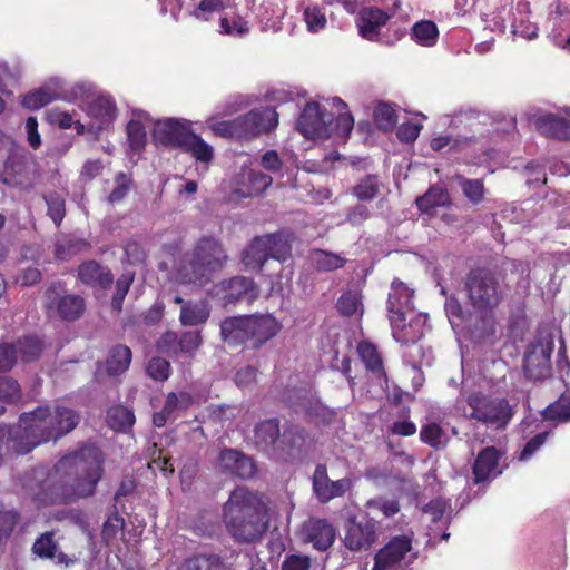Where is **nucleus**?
Masks as SVG:
<instances>
[{
	"label": "nucleus",
	"mask_w": 570,
	"mask_h": 570,
	"mask_svg": "<svg viewBox=\"0 0 570 570\" xmlns=\"http://www.w3.org/2000/svg\"><path fill=\"white\" fill-rule=\"evenodd\" d=\"M281 323L271 315H248V347L258 350L281 331Z\"/></svg>",
	"instance_id": "nucleus-15"
},
{
	"label": "nucleus",
	"mask_w": 570,
	"mask_h": 570,
	"mask_svg": "<svg viewBox=\"0 0 570 570\" xmlns=\"http://www.w3.org/2000/svg\"><path fill=\"white\" fill-rule=\"evenodd\" d=\"M465 402L470 407L468 417L495 431H503L512 421L517 403L511 404L507 397L492 396L481 391L471 392Z\"/></svg>",
	"instance_id": "nucleus-8"
},
{
	"label": "nucleus",
	"mask_w": 570,
	"mask_h": 570,
	"mask_svg": "<svg viewBox=\"0 0 570 570\" xmlns=\"http://www.w3.org/2000/svg\"><path fill=\"white\" fill-rule=\"evenodd\" d=\"M157 347L160 352L168 355L179 354V334L168 331L157 341Z\"/></svg>",
	"instance_id": "nucleus-60"
},
{
	"label": "nucleus",
	"mask_w": 570,
	"mask_h": 570,
	"mask_svg": "<svg viewBox=\"0 0 570 570\" xmlns=\"http://www.w3.org/2000/svg\"><path fill=\"white\" fill-rule=\"evenodd\" d=\"M343 541L351 551L367 550L376 541L375 520L368 517L351 518Z\"/></svg>",
	"instance_id": "nucleus-11"
},
{
	"label": "nucleus",
	"mask_w": 570,
	"mask_h": 570,
	"mask_svg": "<svg viewBox=\"0 0 570 570\" xmlns=\"http://www.w3.org/2000/svg\"><path fill=\"white\" fill-rule=\"evenodd\" d=\"M151 121L150 116L144 110L132 112V118L127 125V138L129 147L135 153H140L146 145L145 124Z\"/></svg>",
	"instance_id": "nucleus-28"
},
{
	"label": "nucleus",
	"mask_w": 570,
	"mask_h": 570,
	"mask_svg": "<svg viewBox=\"0 0 570 570\" xmlns=\"http://www.w3.org/2000/svg\"><path fill=\"white\" fill-rule=\"evenodd\" d=\"M210 309L205 301H188L180 308L179 320L185 326L204 324L209 317Z\"/></svg>",
	"instance_id": "nucleus-32"
},
{
	"label": "nucleus",
	"mask_w": 570,
	"mask_h": 570,
	"mask_svg": "<svg viewBox=\"0 0 570 570\" xmlns=\"http://www.w3.org/2000/svg\"><path fill=\"white\" fill-rule=\"evenodd\" d=\"M170 371L169 362L163 357H153L147 365V373L155 381H166Z\"/></svg>",
	"instance_id": "nucleus-58"
},
{
	"label": "nucleus",
	"mask_w": 570,
	"mask_h": 570,
	"mask_svg": "<svg viewBox=\"0 0 570 570\" xmlns=\"http://www.w3.org/2000/svg\"><path fill=\"white\" fill-rule=\"evenodd\" d=\"M200 344L202 336L199 331H185L179 334V354L191 356Z\"/></svg>",
	"instance_id": "nucleus-57"
},
{
	"label": "nucleus",
	"mask_w": 570,
	"mask_h": 570,
	"mask_svg": "<svg viewBox=\"0 0 570 570\" xmlns=\"http://www.w3.org/2000/svg\"><path fill=\"white\" fill-rule=\"evenodd\" d=\"M373 560L372 570H392V540L375 553Z\"/></svg>",
	"instance_id": "nucleus-63"
},
{
	"label": "nucleus",
	"mask_w": 570,
	"mask_h": 570,
	"mask_svg": "<svg viewBox=\"0 0 570 570\" xmlns=\"http://www.w3.org/2000/svg\"><path fill=\"white\" fill-rule=\"evenodd\" d=\"M523 372L530 381H542L550 376V357L543 351L540 354H527L523 360Z\"/></svg>",
	"instance_id": "nucleus-30"
},
{
	"label": "nucleus",
	"mask_w": 570,
	"mask_h": 570,
	"mask_svg": "<svg viewBox=\"0 0 570 570\" xmlns=\"http://www.w3.org/2000/svg\"><path fill=\"white\" fill-rule=\"evenodd\" d=\"M307 433L298 425L286 428L281 438L276 460H288L299 454L306 444Z\"/></svg>",
	"instance_id": "nucleus-22"
},
{
	"label": "nucleus",
	"mask_w": 570,
	"mask_h": 570,
	"mask_svg": "<svg viewBox=\"0 0 570 570\" xmlns=\"http://www.w3.org/2000/svg\"><path fill=\"white\" fill-rule=\"evenodd\" d=\"M305 413L322 424H330L336 416V411L330 409L317 399H308L304 403Z\"/></svg>",
	"instance_id": "nucleus-44"
},
{
	"label": "nucleus",
	"mask_w": 570,
	"mask_h": 570,
	"mask_svg": "<svg viewBox=\"0 0 570 570\" xmlns=\"http://www.w3.org/2000/svg\"><path fill=\"white\" fill-rule=\"evenodd\" d=\"M153 139L156 144L178 148L190 154L196 161L208 164L214 158V149L191 130L188 120L177 118L158 119L154 122Z\"/></svg>",
	"instance_id": "nucleus-7"
},
{
	"label": "nucleus",
	"mask_w": 570,
	"mask_h": 570,
	"mask_svg": "<svg viewBox=\"0 0 570 570\" xmlns=\"http://www.w3.org/2000/svg\"><path fill=\"white\" fill-rule=\"evenodd\" d=\"M58 544L53 539L52 532L42 533L36 539L32 551L40 558L55 560L57 564L68 566V556L63 552H58Z\"/></svg>",
	"instance_id": "nucleus-31"
},
{
	"label": "nucleus",
	"mask_w": 570,
	"mask_h": 570,
	"mask_svg": "<svg viewBox=\"0 0 570 570\" xmlns=\"http://www.w3.org/2000/svg\"><path fill=\"white\" fill-rule=\"evenodd\" d=\"M134 282L132 273H124L116 281V291L111 298V307L115 311H121L124 299Z\"/></svg>",
	"instance_id": "nucleus-54"
},
{
	"label": "nucleus",
	"mask_w": 570,
	"mask_h": 570,
	"mask_svg": "<svg viewBox=\"0 0 570 570\" xmlns=\"http://www.w3.org/2000/svg\"><path fill=\"white\" fill-rule=\"evenodd\" d=\"M421 336L412 323L405 324V312L394 311V341L409 344L415 343Z\"/></svg>",
	"instance_id": "nucleus-40"
},
{
	"label": "nucleus",
	"mask_w": 570,
	"mask_h": 570,
	"mask_svg": "<svg viewBox=\"0 0 570 570\" xmlns=\"http://www.w3.org/2000/svg\"><path fill=\"white\" fill-rule=\"evenodd\" d=\"M85 301L79 295H65L57 302V311L61 318L73 321L85 312Z\"/></svg>",
	"instance_id": "nucleus-39"
},
{
	"label": "nucleus",
	"mask_w": 570,
	"mask_h": 570,
	"mask_svg": "<svg viewBox=\"0 0 570 570\" xmlns=\"http://www.w3.org/2000/svg\"><path fill=\"white\" fill-rule=\"evenodd\" d=\"M269 258L268 249L263 236L255 237L243 252V262L249 269H262L265 262Z\"/></svg>",
	"instance_id": "nucleus-33"
},
{
	"label": "nucleus",
	"mask_w": 570,
	"mask_h": 570,
	"mask_svg": "<svg viewBox=\"0 0 570 570\" xmlns=\"http://www.w3.org/2000/svg\"><path fill=\"white\" fill-rule=\"evenodd\" d=\"M390 14L376 7L362 8L356 18V26L362 38L380 41L381 29L386 24Z\"/></svg>",
	"instance_id": "nucleus-17"
},
{
	"label": "nucleus",
	"mask_w": 570,
	"mask_h": 570,
	"mask_svg": "<svg viewBox=\"0 0 570 570\" xmlns=\"http://www.w3.org/2000/svg\"><path fill=\"white\" fill-rule=\"evenodd\" d=\"M281 438L278 419H267L255 425L254 442L256 446L274 460H276Z\"/></svg>",
	"instance_id": "nucleus-18"
},
{
	"label": "nucleus",
	"mask_w": 570,
	"mask_h": 570,
	"mask_svg": "<svg viewBox=\"0 0 570 570\" xmlns=\"http://www.w3.org/2000/svg\"><path fill=\"white\" fill-rule=\"evenodd\" d=\"M218 292L224 306L234 305L242 301L252 303L258 296L255 282L245 276H235L220 282Z\"/></svg>",
	"instance_id": "nucleus-12"
},
{
	"label": "nucleus",
	"mask_w": 570,
	"mask_h": 570,
	"mask_svg": "<svg viewBox=\"0 0 570 570\" xmlns=\"http://www.w3.org/2000/svg\"><path fill=\"white\" fill-rule=\"evenodd\" d=\"M217 468L223 472L239 479H250L256 473L254 461L235 449H224L217 458Z\"/></svg>",
	"instance_id": "nucleus-14"
},
{
	"label": "nucleus",
	"mask_w": 570,
	"mask_h": 570,
	"mask_svg": "<svg viewBox=\"0 0 570 570\" xmlns=\"http://www.w3.org/2000/svg\"><path fill=\"white\" fill-rule=\"evenodd\" d=\"M102 462L101 451L94 445H88L63 456L58 462L57 469L68 476L72 497L87 498L95 493L101 479Z\"/></svg>",
	"instance_id": "nucleus-4"
},
{
	"label": "nucleus",
	"mask_w": 570,
	"mask_h": 570,
	"mask_svg": "<svg viewBox=\"0 0 570 570\" xmlns=\"http://www.w3.org/2000/svg\"><path fill=\"white\" fill-rule=\"evenodd\" d=\"M357 354L367 371L375 375L386 377L382 358L374 344L368 341H361L357 345ZM385 381L387 382V379H385Z\"/></svg>",
	"instance_id": "nucleus-36"
},
{
	"label": "nucleus",
	"mask_w": 570,
	"mask_h": 570,
	"mask_svg": "<svg viewBox=\"0 0 570 570\" xmlns=\"http://www.w3.org/2000/svg\"><path fill=\"white\" fill-rule=\"evenodd\" d=\"M507 268L474 267L464 277V291L470 305L480 313L499 307L505 296Z\"/></svg>",
	"instance_id": "nucleus-5"
},
{
	"label": "nucleus",
	"mask_w": 570,
	"mask_h": 570,
	"mask_svg": "<svg viewBox=\"0 0 570 570\" xmlns=\"http://www.w3.org/2000/svg\"><path fill=\"white\" fill-rule=\"evenodd\" d=\"M380 181L377 176L368 175L354 186V195L361 200H371L379 193Z\"/></svg>",
	"instance_id": "nucleus-52"
},
{
	"label": "nucleus",
	"mask_w": 570,
	"mask_h": 570,
	"mask_svg": "<svg viewBox=\"0 0 570 570\" xmlns=\"http://www.w3.org/2000/svg\"><path fill=\"white\" fill-rule=\"evenodd\" d=\"M538 131L549 138L558 140H570V120L553 114H548L538 118Z\"/></svg>",
	"instance_id": "nucleus-27"
},
{
	"label": "nucleus",
	"mask_w": 570,
	"mask_h": 570,
	"mask_svg": "<svg viewBox=\"0 0 570 570\" xmlns=\"http://www.w3.org/2000/svg\"><path fill=\"white\" fill-rule=\"evenodd\" d=\"M222 340L232 346H248V315L232 316L220 323Z\"/></svg>",
	"instance_id": "nucleus-23"
},
{
	"label": "nucleus",
	"mask_w": 570,
	"mask_h": 570,
	"mask_svg": "<svg viewBox=\"0 0 570 570\" xmlns=\"http://www.w3.org/2000/svg\"><path fill=\"white\" fill-rule=\"evenodd\" d=\"M394 488L400 492V498L404 497L409 502L415 501L420 494V485L413 479L394 478Z\"/></svg>",
	"instance_id": "nucleus-59"
},
{
	"label": "nucleus",
	"mask_w": 570,
	"mask_h": 570,
	"mask_svg": "<svg viewBox=\"0 0 570 570\" xmlns=\"http://www.w3.org/2000/svg\"><path fill=\"white\" fill-rule=\"evenodd\" d=\"M422 130V125L413 121L403 122L396 130L397 138L406 144H412L416 140Z\"/></svg>",
	"instance_id": "nucleus-64"
},
{
	"label": "nucleus",
	"mask_w": 570,
	"mask_h": 570,
	"mask_svg": "<svg viewBox=\"0 0 570 570\" xmlns=\"http://www.w3.org/2000/svg\"><path fill=\"white\" fill-rule=\"evenodd\" d=\"M47 204V214L52 219L56 226H59L62 222L65 210V198L57 191L48 193L43 196Z\"/></svg>",
	"instance_id": "nucleus-48"
},
{
	"label": "nucleus",
	"mask_w": 570,
	"mask_h": 570,
	"mask_svg": "<svg viewBox=\"0 0 570 570\" xmlns=\"http://www.w3.org/2000/svg\"><path fill=\"white\" fill-rule=\"evenodd\" d=\"M411 39L422 47H433L439 39V29L432 20H421L411 28Z\"/></svg>",
	"instance_id": "nucleus-37"
},
{
	"label": "nucleus",
	"mask_w": 570,
	"mask_h": 570,
	"mask_svg": "<svg viewBox=\"0 0 570 570\" xmlns=\"http://www.w3.org/2000/svg\"><path fill=\"white\" fill-rule=\"evenodd\" d=\"M78 278L87 286L108 289L114 283L111 271L96 261H86L78 267Z\"/></svg>",
	"instance_id": "nucleus-20"
},
{
	"label": "nucleus",
	"mask_w": 570,
	"mask_h": 570,
	"mask_svg": "<svg viewBox=\"0 0 570 570\" xmlns=\"http://www.w3.org/2000/svg\"><path fill=\"white\" fill-rule=\"evenodd\" d=\"M312 261L321 271H333L344 266L345 258L322 249H316L312 254Z\"/></svg>",
	"instance_id": "nucleus-47"
},
{
	"label": "nucleus",
	"mask_w": 570,
	"mask_h": 570,
	"mask_svg": "<svg viewBox=\"0 0 570 570\" xmlns=\"http://www.w3.org/2000/svg\"><path fill=\"white\" fill-rule=\"evenodd\" d=\"M181 570H224V566L218 556L200 554L188 559Z\"/></svg>",
	"instance_id": "nucleus-45"
},
{
	"label": "nucleus",
	"mask_w": 570,
	"mask_h": 570,
	"mask_svg": "<svg viewBox=\"0 0 570 570\" xmlns=\"http://www.w3.org/2000/svg\"><path fill=\"white\" fill-rule=\"evenodd\" d=\"M132 187V179L129 175L120 171L115 177V188L108 196L110 204H117L124 200Z\"/></svg>",
	"instance_id": "nucleus-51"
},
{
	"label": "nucleus",
	"mask_w": 570,
	"mask_h": 570,
	"mask_svg": "<svg viewBox=\"0 0 570 570\" xmlns=\"http://www.w3.org/2000/svg\"><path fill=\"white\" fill-rule=\"evenodd\" d=\"M540 415L543 421L556 425L570 422V389L562 392L559 397L546 406Z\"/></svg>",
	"instance_id": "nucleus-29"
},
{
	"label": "nucleus",
	"mask_w": 570,
	"mask_h": 570,
	"mask_svg": "<svg viewBox=\"0 0 570 570\" xmlns=\"http://www.w3.org/2000/svg\"><path fill=\"white\" fill-rule=\"evenodd\" d=\"M415 203L421 212L431 213L436 207L450 205L451 199L445 188L432 186L424 195L417 197Z\"/></svg>",
	"instance_id": "nucleus-35"
},
{
	"label": "nucleus",
	"mask_w": 570,
	"mask_h": 570,
	"mask_svg": "<svg viewBox=\"0 0 570 570\" xmlns=\"http://www.w3.org/2000/svg\"><path fill=\"white\" fill-rule=\"evenodd\" d=\"M116 105L111 97L99 96L94 99L88 106V115L96 120V124L90 122V131H99L104 127L110 125L116 118Z\"/></svg>",
	"instance_id": "nucleus-24"
},
{
	"label": "nucleus",
	"mask_w": 570,
	"mask_h": 570,
	"mask_svg": "<svg viewBox=\"0 0 570 570\" xmlns=\"http://www.w3.org/2000/svg\"><path fill=\"white\" fill-rule=\"evenodd\" d=\"M40 179L38 161L13 139L0 131V181L21 190H29Z\"/></svg>",
	"instance_id": "nucleus-6"
},
{
	"label": "nucleus",
	"mask_w": 570,
	"mask_h": 570,
	"mask_svg": "<svg viewBox=\"0 0 570 570\" xmlns=\"http://www.w3.org/2000/svg\"><path fill=\"white\" fill-rule=\"evenodd\" d=\"M374 122L383 131L392 130V106L380 104L373 114Z\"/></svg>",
	"instance_id": "nucleus-61"
},
{
	"label": "nucleus",
	"mask_w": 570,
	"mask_h": 570,
	"mask_svg": "<svg viewBox=\"0 0 570 570\" xmlns=\"http://www.w3.org/2000/svg\"><path fill=\"white\" fill-rule=\"evenodd\" d=\"M273 183V178L259 170L242 169L237 178L236 191L242 197H254L261 195Z\"/></svg>",
	"instance_id": "nucleus-21"
},
{
	"label": "nucleus",
	"mask_w": 570,
	"mask_h": 570,
	"mask_svg": "<svg viewBox=\"0 0 570 570\" xmlns=\"http://www.w3.org/2000/svg\"><path fill=\"white\" fill-rule=\"evenodd\" d=\"M227 0H202L196 8L194 16L198 20L208 21L210 19V14L214 12H223L228 6L226 4Z\"/></svg>",
	"instance_id": "nucleus-56"
},
{
	"label": "nucleus",
	"mask_w": 570,
	"mask_h": 570,
	"mask_svg": "<svg viewBox=\"0 0 570 570\" xmlns=\"http://www.w3.org/2000/svg\"><path fill=\"white\" fill-rule=\"evenodd\" d=\"M362 302L361 297L356 292H346L341 295L337 301V309L342 315L351 316L361 311Z\"/></svg>",
	"instance_id": "nucleus-55"
},
{
	"label": "nucleus",
	"mask_w": 570,
	"mask_h": 570,
	"mask_svg": "<svg viewBox=\"0 0 570 570\" xmlns=\"http://www.w3.org/2000/svg\"><path fill=\"white\" fill-rule=\"evenodd\" d=\"M60 88L61 81L53 79L49 83L24 95L21 104L27 109L38 110L53 100L62 99L65 96Z\"/></svg>",
	"instance_id": "nucleus-25"
},
{
	"label": "nucleus",
	"mask_w": 570,
	"mask_h": 570,
	"mask_svg": "<svg viewBox=\"0 0 570 570\" xmlns=\"http://www.w3.org/2000/svg\"><path fill=\"white\" fill-rule=\"evenodd\" d=\"M302 537L316 550L325 551L334 543L335 529L324 519H309L302 528Z\"/></svg>",
	"instance_id": "nucleus-19"
},
{
	"label": "nucleus",
	"mask_w": 570,
	"mask_h": 570,
	"mask_svg": "<svg viewBox=\"0 0 570 570\" xmlns=\"http://www.w3.org/2000/svg\"><path fill=\"white\" fill-rule=\"evenodd\" d=\"M503 453L495 446L483 448L475 456L472 465V480L474 484L488 482L493 480L501 471L499 470V463L502 459Z\"/></svg>",
	"instance_id": "nucleus-16"
},
{
	"label": "nucleus",
	"mask_w": 570,
	"mask_h": 570,
	"mask_svg": "<svg viewBox=\"0 0 570 570\" xmlns=\"http://www.w3.org/2000/svg\"><path fill=\"white\" fill-rule=\"evenodd\" d=\"M109 426L119 432H126L135 423V415L131 410L122 405L112 406L107 413Z\"/></svg>",
	"instance_id": "nucleus-41"
},
{
	"label": "nucleus",
	"mask_w": 570,
	"mask_h": 570,
	"mask_svg": "<svg viewBox=\"0 0 570 570\" xmlns=\"http://www.w3.org/2000/svg\"><path fill=\"white\" fill-rule=\"evenodd\" d=\"M263 237L271 258L284 262L291 256L292 245L289 234L277 232L264 235Z\"/></svg>",
	"instance_id": "nucleus-34"
},
{
	"label": "nucleus",
	"mask_w": 570,
	"mask_h": 570,
	"mask_svg": "<svg viewBox=\"0 0 570 570\" xmlns=\"http://www.w3.org/2000/svg\"><path fill=\"white\" fill-rule=\"evenodd\" d=\"M131 351L126 345H117L110 350L106 368L109 375H119L128 370L131 363Z\"/></svg>",
	"instance_id": "nucleus-38"
},
{
	"label": "nucleus",
	"mask_w": 570,
	"mask_h": 570,
	"mask_svg": "<svg viewBox=\"0 0 570 570\" xmlns=\"http://www.w3.org/2000/svg\"><path fill=\"white\" fill-rule=\"evenodd\" d=\"M193 404V396L190 393L170 392L167 394L164 406L166 412H170L173 415L176 412L185 411Z\"/></svg>",
	"instance_id": "nucleus-50"
},
{
	"label": "nucleus",
	"mask_w": 570,
	"mask_h": 570,
	"mask_svg": "<svg viewBox=\"0 0 570 570\" xmlns=\"http://www.w3.org/2000/svg\"><path fill=\"white\" fill-rule=\"evenodd\" d=\"M21 389L19 383L8 376L0 377V402L13 404L20 401Z\"/></svg>",
	"instance_id": "nucleus-53"
},
{
	"label": "nucleus",
	"mask_w": 570,
	"mask_h": 570,
	"mask_svg": "<svg viewBox=\"0 0 570 570\" xmlns=\"http://www.w3.org/2000/svg\"><path fill=\"white\" fill-rule=\"evenodd\" d=\"M456 181L463 195L473 205H479L484 199V184L481 179H470L462 175L456 176Z\"/></svg>",
	"instance_id": "nucleus-43"
},
{
	"label": "nucleus",
	"mask_w": 570,
	"mask_h": 570,
	"mask_svg": "<svg viewBox=\"0 0 570 570\" xmlns=\"http://www.w3.org/2000/svg\"><path fill=\"white\" fill-rule=\"evenodd\" d=\"M227 261V252L219 238L202 236L175 263L176 278L181 284L204 286L225 267Z\"/></svg>",
	"instance_id": "nucleus-3"
},
{
	"label": "nucleus",
	"mask_w": 570,
	"mask_h": 570,
	"mask_svg": "<svg viewBox=\"0 0 570 570\" xmlns=\"http://www.w3.org/2000/svg\"><path fill=\"white\" fill-rule=\"evenodd\" d=\"M249 30V22L236 8L228 6L219 14V33L242 38L248 35Z\"/></svg>",
	"instance_id": "nucleus-26"
},
{
	"label": "nucleus",
	"mask_w": 570,
	"mask_h": 570,
	"mask_svg": "<svg viewBox=\"0 0 570 570\" xmlns=\"http://www.w3.org/2000/svg\"><path fill=\"white\" fill-rule=\"evenodd\" d=\"M223 521L237 543H253L269 525L267 508L261 498L245 487L235 488L223 505Z\"/></svg>",
	"instance_id": "nucleus-2"
},
{
	"label": "nucleus",
	"mask_w": 570,
	"mask_h": 570,
	"mask_svg": "<svg viewBox=\"0 0 570 570\" xmlns=\"http://www.w3.org/2000/svg\"><path fill=\"white\" fill-rule=\"evenodd\" d=\"M334 115L318 102L306 104L297 120V130L308 139L327 138L333 134Z\"/></svg>",
	"instance_id": "nucleus-10"
},
{
	"label": "nucleus",
	"mask_w": 570,
	"mask_h": 570,
	"mask_svg": "<svg viewBox=\"0 0 570 570\" xmlns=\"http://www.w3.org/2000/svg\"><path fill=\"white\" fill-rule=\"evenodd\" d=\"M278 125V114L272 107H261L232 120L214 124L213 129L223 137L252 139L268 134Z\"/></svg>",
	"instance_id": "nucleus-9"
},
{
	"label": "nucleus",
	"mask_w": 570,
	"mask_h": 570,
	"mask_svg": "<svg viewBox=\"0 0 570 570\" xmlns=\"http://www.w3.org/2000/svg\"><path fill=\"white\" fill-rule=\"evenodd\" d=\"M17 354L19 353L22 361L30 362L36 360L42 352V342L37 336H26L16 344Z\"/></svg>",
	"instance_id": "nucleus-46"
},
{
	"label": "nucleus",
	"mask_w": 570,
	"mask_h": 570,
	"mask_svg": "<svg viewBox=\"0 0 570 570\" xmlns=\"http://www.w3.org/2000/svg\"><path fill=\"white\" fill-rule=\"evenodd\" d=\"M413 294V289H410L402 282L394 279V299L397 301L401 307L411 312L414 309Z\"/></svg>",
	"instance_id": "nucleus-62"
},
{
	"label": "nucleus",
	"mask_w": 570,
	"mask_h": 570,
	"mask_svg": "<svg viewBox=\"0 0 570 570\" xmlns=\"http://www.w3.org/2000/svg\"><path fill=\"white\" fill-rule=\"evenodd\" d=\"M80 415L73 409L41 405L19 416V424L10 426L12 451L27 454L36 446L57 441L70 433L79 423Z\"/></svg>",
	"instance_id": "nucleus-1"
},
{
	"label": "nucleus",
	"mask_w": 570,
	"mask_h": 570,
	"mask_svg": "<svg viewBox=\"0 0 570 570\" xmlns=\"http://www.w3.org/2000/svg\"><path fill=\"white\" fill-rule=\"evenodd\" d=\"M443 436L444 430L434 422L423 425L420 431L421 441L436 450L444 446Z\"/></svg>",
	"instance_id": "nucleus-49"
},
{
	"label": "nucleus",
	"mask_w": 570,
	"mask_h": 570,
	"mask_svg": "<svg viewBox=\"0 0 570 570\" xmlns=\"http://www.w3.org/2000/svg\"><path fill=\"white\" fill-rule=\"evenodd\" d=\"M312 483L313 491L322 503L343 497L353 487L352 480L348 478L332 481L327 475V469L324 464L316 465Z\"/></svg>",
	"instance_id": "nucleus-13"
},
{
	"label": "nucleus",
	"mask_w": 570,
	"mask_h": 570,
	"mask_svg": "<svg viewBox=\"0 0 570 570\" xmlns=\"http://www.w3.org/2000/svg\"><path fill=\"white\" fill-rule=\"evenodd\" d=\"M304 21L307 30L317 33L327 24L325 8L315 3H307L303 8Z\"/></svg>",
	"instance_id": "nucleus-42"
}]
</instances>
